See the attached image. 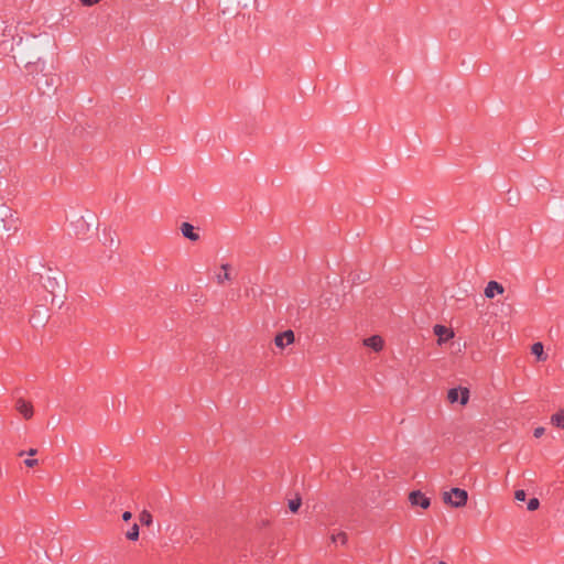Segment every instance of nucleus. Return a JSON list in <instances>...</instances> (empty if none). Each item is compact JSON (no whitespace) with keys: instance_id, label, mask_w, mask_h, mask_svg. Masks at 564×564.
<instances>
[{"instance_id":"f257e3e1","label":"nucleus","mask_w":564,"mask_h":564,"mask_svg":"<svg viewBox=\"0 0 564 564\" xmlns=\"http://www.w3.org/2000/svg\"><path fill=\"white\" fill-rule=\"evenodd\" d=\"M468 499V494L466 490L460 488H453L451 491H445L443 494V500L445 503L451 505L455 508H460L466 505Z\"/></svg>"},{"instance_id":"f03ea898","label":"nucleus","mask_w":564,"mask_h":564,"mask_svg":"<svg viewBox=\"0 0 564 564\" xmlns=\"http://www.w3.org/2000/svg\"><path fill=\"white\" fill-rule=\"evenodd\" d=\"M447 399L451 403L459 402L465 405L469 400V391L467 388H452L448 390Z\"/></svg>"},{"instance_id":"7ed1b4c3","label":"nucleus","mask_w":564,"mask_h":564,"mask_svg":"<svg viewBox=\"0 0 564 564\" xmlns=\"http://www.w3.org/2000/svg\"><path fill=\"white\" fill-rule=\"evenodd\" d=\"M294 343V333L291 329L282 332L274 337V344L276 347L283 349L284 347Z\"/></svg>"},{"instance_id":"20e7f679","label":"nucleus","mask_w":564,"mask_h":564,"mask_svg":"<svg viewBox=\"0 0 564 564\" xmlns=\"http://www.w3.org/2000/svg\"><path fill=\"white\" fill-rule=\"evenodd\" d=\"M15 409L25 420L33 416V405L22 398L17 400Z\"/></svg>"},{"instance_id":"39448f33","label":"nucleus","mask_w":564,"mask_h":564,"mask_svg":"<svg viewBox=\"0 0 564 564\" xmlns=\"http://www.w3.org/2000/svg\"><path fill=\"white\" fill-rule=\"evenodd\" d=\"M409 500L412 506H420L423 509H427L430 507V499L425 497L421 491H412L409 496Z\"/></svg>"},{"instance_id":"423d86ee","label":"nucleus","mask_w":564,"mask_h":564,"mask_svg":"<svg viewBox=\"0 0 564 564\" xmlns=\"http://www.w3.org/2000/svg\"><path fill=\"white\" fill-rule=\"evenodd\" d=\"M503 292V286L496 281L488 282L487 286L485 288V295L488 299H492L496 294H502Z\"/></svg>"},{"instance_id":"0eeeda50","label":"nucleus","mask_w":564,"mask_h":564,"mask_svg":"<svg viewBox=\"0 0 564 564\" xmlns=\"http://www.w3.org/2000/svg\"><path fill=\"white\" fill-rule=\"evenodd\" d=\"M364 345L375 351H380L383 348V339L379 335H372L364 340Z\"/></svg>"},{"instance_id":"6e6552de","label":"nucleus","mask_w":564,"mask_h":564,"mask_svg":"<svg viewBox=\"0 0 564 564\" xmlns=\"http://www.w3.org/2000/svg\"><path fill=\"white\" fill-rule=\"evenodd\" d=\"M230 268L231 267L229 263L221 264L220 269L223 270V272H219L215 276L217 284L223 285L225 284L226 281H230L232 279L229 272Z\"/></svg>"},{"instance_id":"1a4fd4ad","label":"nucleus","mask_w":564,"mask_h":564,"mask_svg":"<svg viewBox=\"0 0 564 564\" xmlns=\"http://www.w3.org/2000/svg\"><path fill=\"white\" fill-rule=\"evenodd\" d=\"M412 225L415 227V228H426V229H431L432 227L426 225V223L429 224H433L434 223V218H427V217H424V216H421V215H414L412 217V220H411Z\"/></svg>"},{"instance_id":"9d476101","label":"nucleus","mask_w":564,"mask_h":564,"mask_svg":"<svg viewBox=\"0 0 564 564\" xmlns=\"http://www.w3.org/2000/svg\"><path fill=\"white\" fill-rule=\"evenodd\" d=\"M434 334L438 337L440 343L449 339L454 335L452 330H449L446 326L443 325H435Z\"/></svg>"},{"instance_id":"9b49d317","label":"nucleus","mask_w":564,"mask_h":564,"mask_svg":"<svg viewBox=\"0 0 564 564\" xmlns=\"http://www.w3.org/2000/svg\"><path fill=\"white\" fill-rule=\"evenodd\" d=\"M181 231L183 236L192 241H196L199 239L198 234L195 232L194 226L189 223H183L181 227Z\"/></svg>"},{"instance_id":"f8f14e48","label":"nucleus","mask_w":564,"mask_h":564,"mask_svg":"<svg viewBox=\"0 0 564 564\" xmlns=\"http://www.w3.org/2000/svg\"><path fill=\"white\" fill-rule=\"evenodd\" d=\"M43 78H44V83H42L41 79H37L35 82V85L37 86V89L40 91L45 93L44 88L50 89L54 86V77L50 76V75H43Z\"/></svg>"},{"instance_id":"ddd939ff","label":"nucleus","mask_w":564,"mask_h":564,"mask_svg":"<svg viewBox=\"0 0 564 564\" xmlns=\"http://www.w3.org/2000/svg\"><path fill=\"white\" fill-rule=\"evenodd\" d=\"M45 64L40 58L36 63H28L25 68L30 75H35L44 70Z\"/></svg>"},{"instance_id":"4468645a","label":"nucleus","mask_w":564,"mask_h":564,"mask_svg":"<svg viewBox=\"0 0 564 564\" xmlns=\"http://www.w3.org/2000/svg\"><path fill=\"white\" fill-rule=\"evenodd\" d=\"M347 540H348L347 534L343 531L333 533L330 535L332 543H340L341 545H345L347 543Z\"/></svg>"},{"instance_id":"2eb2a0df","label":"nucleus","mask_w":564,"mask_h":564,"mask_svg":"<svg viewBox=\"0 0 564 564\" xmlns=\"http://www.w3.org/2000/svg\"><path fill=\"white\" fill-rule=\"evenodd\" d=\"M531 352L535 355L540 360H545L542 343H534L531 347Z\"/></svg>"},{"instance_id":"dca6fc26","label":"nucleus","mask_w":564,"mask_h":564,"mask_svg":"<svg viewBox=\"0 0 564 564\" xmlns=\"http://www.w3.org/2000/svg\"><path fill=\"white\" fill-rule=\"evenodd\" d=\"M551 422L553 425L557 427H564V412L561 411L558 413H555L551 417Z\"/></svg>"},{"instance_id":"f3484780","label":"nucleus","mask_w":564,"mask_h":564,"mask_svg":"<svg viewBox=\"0 0 564 564\" xmlns=\"http://www.w3.org/2000/svg\"><path fill=\"white\" fill-rule=\"evenodd\" d=\"M139 520L140 522L143 524V525H151L152 524V514L148 511V510H143L140 516H139Z\"/></svg>"},{"instance_id":"a211bd4d","label":"nucleus","mask_w":564,"mask_h":564,"mask_svg":"<svg viewBox=\"0 0 564 564\" xmlns=\"http://www.w3.org/2000/svg\"><path fill=\"white\" fill-rule=\"evenodd\" d=\"M301 505L302 499L300 496H296L294 499L289 500V509L294 513L299 511Z\"/></svg>"},{"instance_id":"6ab92c4d","label":"nucleus","mask_w":564,"mask_h":564,"mask_svg":"<svg viewBox=\"0 0 564 564\" xmlns=\"http://www.w3.org/2000/svg\"><path fill=\"white\" fill-rule=\"evenodd\" d=\"M126 536L130 541H137L139 538V525L134 523L132 528L126 533Z\"/></svg>"},{"instance_id":"aec40b11","label":"nucleus","mask_w":564,"mask_h":564,"mask_svg":"<svg viewBox=\"0 0 564 564\" xmlns=\"http://www.w3.org/2000/svg\"><path fill=\"white\" fill-rule=\"evenodd\" d=\"M540 506V501L538 498H531L528 502V510L529 511H534L539 508Z\"/></svg>"},{"instance_id":"412c9836","label":"nucleus","mask_w":564,"mask_h":564,"mask_svg":"<svg viewBox=\"0 0 564 564\" xmlns=\"http://www.w3.org/2000/svg\"><path fill=\"white\" fill-rule=\"evenodd\" d=\"M525 497H527V494L524 490L522 489H519L514 492V498L516 500L518 501H524L525 500Z\"/></svg>"},{"instance_id":"4be33fe9","label":"nucleus","mask_w":564,"mask_h":564,"mask_svg":"<svg viewBox=\"0 0 564 564\" xmlns=\"http://www.w3.org/2000/svg\"><path fill=\"white\" fill-rule=\"evenodd\" d=\"M36 453H37L36 448H30L29 451H21V452H19L18 456L22 457L25 454L29 455V456H34V455H36Z\"/></svg>"},{"instance_id":"5701e85b","label":"nucleus","mask_w":564,"mask_h":564,"mask_svg":"<svg viewBox=\"0 0 564 564\" xmlns=\"http://www.w3.org/2000/svg\"><path fill=\"white\" fill-rule=\"evenodd\" d=\"M24 464H25L26 467L32 468V467H34V466H36L39 464V460L35 459V458H26L24 460Z\"/></svg>"},{"instance_id":"b1692460","label":"nucleus","mask_w":564,"mask_h":564,"mask_svg":"<svg viewBox=\"0 0 564 564\" xmlns=\"http://www.w3.org/2000/svg\"><path fill=\"white\" fill-rule=\"evenodd\" d=\"M100 0H80V3L86 7H91L98 3Z\"/></svg>"},{"instance_id":"393cba45","label":"nucleus","mask_w":564,"mask_h":564,"mask_svg":"<svg viewBox=\"0 0 564 564\" xmlns=\"http://www.w3.org/2000/svg\"><path fill=\"white\" fill-rule=\"evenodd\" d=\"M544 433V429L543 427H536L533 432V435L534 437H541Z\"/></svg>"},{"instance_id":"a878e982","label":"nucleus","mask_w":564,"mask_h":564,"mask_svg":"<svg viewBox=\"0 0 564 564\" xmlns=\"http://www.w3.org/2000/svg\"><path fill=\"white\" fill-rule=\"evenodd\" d=\"M131 518H132V513H131L130 511H124V512L122 513V519H123L124 521H129Z\"/></svg>"},{"instance_id":"bb28decb","label":"nucleus","mask_w":564,"mask_h":564,"mask_svg":"<svg viewBox=\"0 0 564 564\" xmlns=\"http://www.w3.org/2000/svg\"><path fill=\"white\" fill-rule=\"evenodd\" d=\"M438 564H446L445 562L441 561Z\"/></svg>"}]
</instances>
